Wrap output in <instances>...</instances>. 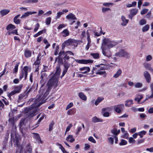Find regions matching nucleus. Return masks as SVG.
I'll use <instances>...</instances> for the list:
<instances>
[{
	"instance_id": "obj_1",
	"label": "nucleus",
	"mask_w": 153,
	"mask_h": 153,
	"mask_svg": "<svg viewBox=\"0 0 153 153\" xmlns=\"http://www.w3.org/2000/svg\"><path fill=\"white\" fill-rule=\"evenodd\" d=\"M60 72V65L58 64L56 67V71L54 74L50 78L48 82V88L47 89H43V87L41 88L40 93L45 92L43 97H45L49 94L52 86H54V87L57 86Z\"/></svg>"
},
{
	"instance_id": "obj_2",
	"label": "nucleus",
	"mask_w": 153,
	"mask_h": 153,
	"mask_svg": "<svg viewBox=\"0 0 153 153\" xmlns=\"http://www.w3.org/2000/svg\"><path fill=\"white\" fill-rule=\"evenodd\" d=\"M58 59L57 62L58 64L63 65L64 68L63 69L62 74L60 76L62 79L67 72L68 69L70 67V64L68 63L70 57L63 51H61L59 53Z\"/></svg>"
},
{
	"instance_id": "obj_3",
	"label": "nucleus",
	"mask_w": 153,
	"mask_h": 153,
	"mask_svg": "<svg viewBox=\"0 0 153 153\" xmlns=\"http://www.w3.org/2000/svg\"><path fill=\"white\" fill-rule=\"evenodd\" d=\"M41 78L42 79L40 81V83L42 84V85L41 86L40 90L39 91V95H37V99L35 100V105H34L33 104L32 105V107H35V108H38L39 107L40 105H41L42 104L44 103L45 102L46 99H45L46 97L48 96H46L45 97H44L43 96L45 93V92H44L43 93H40V91L41 90V88L42 87H43V89H47L48 88V84H47L48 86L46 87H44L43 86V84L44 83L45 79H44V76L43 75H42L41 76Z\"/></svg>"
},
{
	"instance_id": "obj_4",
	"label": "nucleus",
	"mask_w": 153,
	"mask_h": 153,
	"mask_svg": "<svg viewBox=\"0 0 153 153\" xmlns=\"http://www.w3.org/2000/svg\"><path fill=\"white\" fill-rule=\"evenodd\" d=\"M117 44V42L112 40L110 39L104 38L102 40L101 46L110 49L115 46Z\"/></svg>"
},
{
	"instance_id": "obj_5",
	"label": "nucleus",
	"mask_w": 153,
	"mask_h": 153,
	"mask_svg": "<svg viewBox=\"0 0 153 153\" xmlns=\"http://www.w3.org/2000/svg\"><path fill=\"white\" fill-rule=\"evenodd\" d=\"M30 67L27 66L24 67L20 74L19 79L20 80H21L24 77H25V80H26L27 78L28 72H30Z\"/></svg>"
},
{
	"instance_id": "obj_6",
	"label": "nucleus",
	"mask_w": 153,
	"mask_h": 153,
	"mask_svg": "<svg viewBox=\"0 0 153 153\" xmlns=\"http://www.w3.org/2000/svg\"><path fill=\"white\" fill-rule=\"evenodd\" d=\"M115 55L116 56L125 57L126 58L130 56L129 53L123 49L120 50L119 52L116 53Z\"/></svg>"
},
{
	"instance_id": "obj_7",
	"label": "nucleus",
	"mask_w": 153,
	"mask_h": 153,
	"mask_svg": "<svg viewBox=\"0 0 153 153\" xmlns=\"http://www.w3.org/2000/svg\"><path fill=\"white\" fill-rule=\"evenodd\" d=\"M101 48L104 55L108 57H109L111 56V53L110 49L107 48L105 47L102 46H101Z\"/></svg>"
},
{
	"instance_id": "obj_8",
	"label": "nucleus",
	"mask_w": 153,
	"mask_h": 153,
	"mask_svg": "<svg viewBox=\"0 0 153 153\" xmlns=\"http://www.w3.org/2000/svg\"><path fill=\"white\" fill-rule=\"evenodd\" d=\"M76 42V41L75 39H69L65 41L62 44V48L63 49L66 45H70Z\"/></svg>"
},
{
	"instance_id": "obj_9",
	"label": "nucleus",
	"mask_w": 153,
	"mask_h": 153,
	"mask_svg": "<svg viewBox=\"0 0 153 153\" xmlns=\"http://www.w3.org/2000/svg\"><path fill=\"white\" fill-rule=\"evenodd\" d=\"M115 111L118 113H120L124 108V105L123 104L115 105L113 106Z\"/></svg>"
},
{
	"instance_id": "obj_10",
	"label": "nucleus",
	"mask_w": 153,
	"mask_h": 153,
	"mask_svg": "<svg viewBox=\"0 0 153 153\" xmlns=\"http://www.w3.org/2000/svg\"><path fill=\"white\" fill-rule=\"evenodd\" d=\"M32 88H30L28 91H27V93L26 92H24L19 95V96L17 102H20L22 101V99L24 98H26L27 95V94L29 93L30 92L32 91Z\"/></svg>"
},
{
	"instance_id": "obj_11",
	"label": "nucleus",
	"mask_w": 153,
	"mask_h": 153,
	"mask_svg": "<svg viewBox=\"0 0 153 153\" xmlns=\"http://www.w3.org/2000/svg\"><path fill=\"white\" fill-rule=\"evenodd\" d=\"M75 61L76 62L79 64H85L89 63H92L93 62V60L90 59H75Z\"/></svg>"
},
{
	"instance_id": "obj_12",
	"label": "nucleus",
	"mask_w": 153,
	"mask_h": 153,
	"mask_svg": "<svg viewBox=\"0 0 153 153\" xmlns=\"http://www.w3.org/2000/svg\"><path fill=\"white\" fill-rule=\"evenodd\" d=\"M102 65H97L95 67H93V70L92 71V74L94 73L96 74L97 72H99L101 70H102L104 69L103 67L101 66Z\"/></svg>"
},
{
	"instance_id": "obj_13",
	"label": "nucleus",
	"mask_w": 153,
	"mask_h": 153,
	"mask_svg": "<svg viewBox=\"0 0 153 153\" xmlns=\"http://www.w3.org/2000/svg\"><path fill=\"white\" fill-rule=\"evenodd\" d=\"M143 75L146 81L148 83H150L151 81V77L150 75L148 72L145 71L143 72Z\"/></svg>"
},
{
	"instance_id": "obj_14",
	"label": "nucleus",
	"mask_w": 153,
	"mask_h": 153,
	"mask_svg": "<svg viewBox=\"0 0 153 153\" xmlns=\"http://www.w3.org/2000/svg\"><path fill=\"white\" fill-rule=\"evenodd\" d=\"M138 11V9L136 8L133 9L131 10L130 13L128 15L129 18L132 20L133 17L137 13Z\"/></svg>"
},
{
	"instance_id": "obj_15",
	"label": "nucleus",
	"mask_w": 153,
	"mask_h": 153,
	"mask_svg": "<svg viewBox=\"0 0 153 153\" xmlns=\"http://www.w3.org/2000/svg\"><path fill=\"white\" fill-rule=\"evenodd\" d=\"M79 70L81 71H84L82 73L83 74H86L89 72L90 70V68L88 67H85L80 68Z\"/></svg>"
},
{
	"instance_id": "obj_16",
	"label": "nucleus",
	"mask_w": 153,
	"mask_h": 153,
	"mask_svg": "<svg viewBox=\"0 0 153 153\" xmlns=\"http://www.w3.org/2000/svg\"><path fill=\"white\" fill-rule=\"evenodd\" d=\"M20 140V138L19 135L18 134H15L14 142L17 146H18L19 145Z\"/></svg>"
},
{
	"instance_id": "obj_17",
	"label": "nucleus",
	"mask_w": 153,
	"mask_h": 153,
	"mask_svg": "<svg viewBox=\"0 0 153 153\" xmlns=\"http://www.w3.org/2000/svg\"><path fill=\"white\" fill-rule=\"evenodd\" d=\"M134 104L133 100L132 99L127 100L125 101L126 106L129 107L132 106Z\"/></svg>"
},
{
	"instance_id": "obj_18",
	"label": "nucleus",
	"mask_w": 153,
	"mask_h": 153,
	"mask_svg": "<svg viewBox=\"0 0 153 153\" xmlns=\"http://www.w3.org/2000/svg\"><path fill=\"white\" fill-rule=\"evenodd\" d=\"M22 87L23 85L22 84H20L18 85L15 86L14 87V90L17 94L19 93L21 91Z\"/></svg>"
},
{
	"instance_id": "obj_19",
	"label": "nucleus",
	"mask_w": 153,
	"mask_h": 153,
	"mask_svg": "<svg viewBox=\"0 0 153 153\" xmlns=\"http://www.w3.org/2000/svg\"><path fill=\"white\" fill-rule=\"evenodd\" d=\"M37 12L35 11H30L27 12L25 13L22 16H21V18H25L26 17H27L30 15H31L33 14L36 13Z\"/></svg>"
},
{
	"instance_id": "obj_20",
	"label": "nucleus",
	"mask_w": 153,
	"mask_h": 153,
	"mask_svg": "<svg viewBox=\"0 0 153 153\" xmlns=\"http://www.w3.org/2000/svg\"><path fill=\"white\" fill-rule=\"evenodd\" d=\"M121 25L123 26H126L128 22V20L126 19L124 16H121Z\"/></svg>"
},
{
	"instance_id": "obj_21",
	"label": "nucleus",
	"mask_w": 153,
	"mask_h": 153,
	"mask_svg": "<svg viewBox=\"0 0 153 153\" xmlns=\"http://www.w3.org/2000/svg\"><path fill=\"white\" fill-rule=\"evenodd\" d=\"M143 98V95L142 94H137V95L136 97L134 98V100L139 103L141 100Z\"/></svg>"
},
{
	"instance_id": "obj_22",
	"label": "nucleus",
	"mask_w": 153,
	"mask_h": 153,
	"mask_svg": "<svg viewBox=\"0 0 153 153\" xmlns=\"http://www.w3.org/2000/svg\"><path fill=\"white\" fill-rule=\"evenodd\" d=\"M20 15L18 14L13 19L14 22L17 25L19 24L21 22L20 19H18V18L20 16Z\"/></svg>"
},
{
	"instance_id": "obj_23",
	"label": "nucleus",
	"mask_w": 153,
	"mask_h": 153,
	"mask_svg": "<svg viewBox=\"0 0 153 153\" xmlns=\"http://www.w3.org/2000/svg\"><path fill=\"white\" fill-rule=\"evenodd\" d=\"M10 12V11L9 10L4 9L0 11V14L3 16L8 14Z\"/></svg>"
},
{
	"instance_id": "obj_24",
	"label": "nucleus",
	"mask_w": 153,
	"mask_h": 153,
	"mask_svg": "<svg viewBox=\"0 0 153 153\" xmlns=\"http://www.w3.org/2000/svg\"><path fill=\"white\" fill-rule=\"evenodd\" d=\"M66 18L68 19L72 20H75L76 19V18L75 15L72 13H70L67 15L66 16Z\"/></svg>"
},
{
	"instance_id": "obj_25",
	"label": "nucleus",
	"mask_w": 153,
	"mask_h": 153,
	"mask_svg": "<svg viewBox=\"0 0 153 153\" xmlns=\"http://www.w3.org/2000/svg\"><path fill=\"white\" fill-rule=\"evenodd\" d=\"M69 33L67 29L64 30L61 33V34L63 37H65L68 36Z\"/></svg>"
},
{
	"instance_id": "obj_26",
	"label": "nucleus",
	"mask_w": 153,
	"mask_h": 153,
	"mask_svg": "<svg viewBox=\"0 0 153 153\" xmlns=\"http://www.w3.org/2000/svg\"><path fill=\"white\" fill-rule=\"evenodd\" d=\"M122 73V71L121 69H118L116 73L113 75V77L114 78H117L120 76Z\"/></svg>"
},
{
	"instance_id": "obj_27",
	"label": "nucleus",
	"mask_w": 153,
	"mask_h": 153,
	"mask_svg": "<svg viewBox=\"0 0 153 153\" xmlns=\"http://www.w3.org/2000/svg\"><path fill=\"white\" fill-rule=\"evenodd\" d=\"M111 132L113 134L114 137V136H117L120 132V129L117 130V129L114 128L111 130Z\"/></svg>"
},
{
	"instance_id": "obj_28",
	"label": "nucleus",
	"mask_w": 153,
	"mask_h": 153,
	"mask_svg": "<svg viewBox=\"0 0 153 153\" xmlns=\"http://www.w3.org/2000/svg\"><path fill=\"white\" fill-rule=\"evenodd\" d=\"M92 121L94 123L101 122L103 121V120L97 118L96 116H94L92 118Z\"/></svg>"
},
{
	"instance_id": "obj_29",
	"label": "nucleus",
	"mask_w": 153,
	"mask_h": 153,
	"mask_svg": "<svg viewBox=\"0 0 153 153\" xmlns=\"http://www.w3.org/2000/svg\"><path fill=\"white\" fill-rule=\"evenodd\" d=\"M16 28V27L12 24H10L8 25L6 27V29L10 31Z\"/></svg>"
},
{
	"instance_id": "obj_30",
	"label": "nucleus",
	"mask_w": 153,
	"mask_h": 153,
	"mask_svg": "<svg viewBox=\"0 0 153 153\" xmlns=\"http://www.w3.org/2000/svg\"><path fill=\"white\" fill-rule=\"evenodd\" d=\"M78 96L79 98L85 101L87 100V97L82 92L79 93Z\"/></svg>"
},
{
	"instance_id": "obj_31",
	"label": "nucleus",
	"mask_w": 153,
	"mask_h": 153,
	"mask_svg": "<svg viewBox=\"0 0 153 153\" xmlns=\"http://www.w3.org/2000/svg\"><path fill=\"white\" fill-rule=\"evenodd\" d=\"M104 99L103 97H99L96 100L95 102V105H98Z\"/></svg>"
},
{
	"instance_id": "obj_32",
	"label": "nucleus",
	"mask_w": 153,
	"mask_h": 153,
	"mask_svg": "<svg viewBox=\"0 0 153 153\" xmlns=\"http://www.w3.org/2000/svg\"><path fill=\"white\" fill-rule=\"evenodd\" d=\"M66 140L68 142L71 143L73 142L74 140V139L73 138V136L71 135H69L66 138Z\"/></svg>"
},
{
	"instance_id": "obj_33",
	"label": "nucleus",
	"mask_w": 153,
	"mask_h": 153,
	"mask_svg": "<svg viewBox=\"0 0 153 153\" xmlns=\"http://www.w3.org/2000/svg\"><path fill=\"white\" fill-rule=\"evenodd\" d=\"M25 56L26 58H28L30 57L32 55V52L30 50L26 51L24 53Z\"/></svg>"
},
{
	"instance_id": "obj_34",
	"label": "nucleus",
	"mask_w": 153,
	"mask_h": 153,
	"mask_svg": "<svg viewBox=\"0 0 153 153\" xmlns=\"http://www.w3.org/2000/svg\"><path fill=\"white\" fill-rule=\"evenodd\" d=\"M75 111V109L72 108V109L69 110L67 111V114L68 115H72L74 114Z\"/></svg>"
},
{
	"instance_id": "obj_35",
	"label": "nucleus",
	"mask_w": 153,
	"mask_h": 153,
	"mask_svg": "<svg viewBox=\"0 0 153 153\" xmlns=\"http://www.w3.org/2000/svg\"><path fill=\"white\" fill-rule=\"evenodd\" d=\"M143 66L146 69L148 70L149 71L152 68L151 64L147 63L145 62L144 63Z\"/></svg>"
},
{
	"instance_id": "obj_36",
	"label": "nucleus",
	"mask_w": 153,
	"mask_h": 153,
	"mask_svg": "<svg viewBox=\"0 0 153 153\" xmlns=\"http://www.w3.org/2000/svg\"><path fill=\"white\" fill-rule=\"evenodd\" d=\"M25 122V119H22L20 120L19 123V128L21 130H22L23 128V126H24ZM21 132L22 133V131L21 130Z\"/></svg>"
},
{
	"instance_id": "obj_37",
	"label": "nucleus",
	"mask_w": 153,
	"mask_h": 153,
	"mask_svg": "<svg viewBox=\"0 0 153 153\" xmlns=\"http://www.w3.org/2000/svg\"><path fill=\"white\" fill-rule=\"evenodd\" d=\"M90 55L94 59H98L100 57L98 53H91Z\"/></svg>"
},
{
	"instance_id": "obj_38",
	"label": "nucleus",
	"mask_w": 153,
	"mask_h": 153,
	"mask_svg": "<svg viewBox=\"0 0 153 153\" xmlns=\"http://www.w3.org/2000/svg\"><path fill=\"white\" fill-rule=\"evenodd\" d=\"M150 88L151 92V95L149 97V98H153V82L151 83L150 84Z\"/></svg>"
},
{
	"instance_id": "obj_39",
	"label": "nucleus",
	"mask_w": 153,
	"mask_h": 153,
	"mask_svg": "<svg viewBox=\"0 0 153 153\" xmlns=\"http://www.w3.org/2000/svg\"><path fill=\"white\" fill-rule=\"evenodd\" d=\"M149 28V25H146L142 28V31L143 32L147 31Z\"/></svg>"
},
{
	"instance_id": "obj_40",
	"label": "nucleus",
	"mask_w": 153,
	"mask_h": 153,
	"mask_svg": "<svg viewBox=\"0 0 153 153\" xmlns=\"http://www.w3.org/2000/svg\"><path fill=\"white\" fill-rule=\"evenodd\" d=\"M8 35H10L11 34H16L18 35V33H17V30L16 29L15 30L13 31H8L7 33Z\"/></svg>"
},
{
	"instance_id": "obj_41",
	"label": "nucleus",
	"mask_w": 153,
	"mask_h": 153,
	"mask_svg": "<svg viewBox=\"0 0 153 153\" xmlns=\"http://www.w3.org/2000/svg\"><path fill=\"white\" fill-rule=\"evenodd\" d=\"M146 133V132L145 131H142L138 133V135H139L140 138H142L143 136L145 135Z\"/></svg>"
},
{
	"instance_id": "obj_42",
	"label": "nucleus",
	"mask_w": 153,
	"mask_h": 153,
	"mask_svg": "<svg viewBox=\"0 0 153 153\" xmlns=\"http://www.w3.org/2000/svg\"><path fill=\"white\" fill-rule=\"evenodd\" d=\"M26 150L29 153H31L32 151L31 146L30 144H28L26 147Z\"/></svg>"
},
{
	"instance_id": "obj_43",
	"label": "nucleus",
	"mask_w": 153,
	"mask_h": 153,
	"mask_svg": "<svg viewBox=\"0 0 153 153\" xmlns=\"http://www.w3.org/2000/svg\"><path fill=\"white\" fill-rule=\"evenodd\" d=\"M143 86V84L141 82H137L134 84V87L135 88H141Z\"/></svg>"
},
{
	"instance_id": "obj_44",
	"label": "nucleus",
	"mask_w": 153,
	"mask_h": 153,
	"mask_svg": "<svg viewBox=\"0 0 153 153\" xmlns=\"http://www.w3.org/2000/svg\"><path fill=\"white\" fill-rule=\"evenodd\" d=\"M33 134L34 137L36 139L38 140H39L40 142L42 143V141L40 139L39 135L37 133H34Z\"/></svg>"
},
{
	"instance_id": "obj_45",
	"label": "nucleus",
	"mask_w": 153,
	"mask_h": 153,
	"mask_svg": "<svg viewBox=\"0 0 153 153\" xmlns=\"http://www.w3.org/2000/svg\"><path fill=\"white\" fill-rule=\"evenodd\" d=\"M17 94L14 90L10 92H8L7 93L8 96L10 98H11V97L16 94Z\"/></svg>"
},
{
	"instance_id": "obj_46",
	"label": "nucleus",
	"mask_w": 153,
	"mask_h": 153,
	"mask_svg": "<svg viewBox=\"0 0 153 153\" xmlns=\"http://www.w3.org/2000/svg\"><path fill=\"white\" fill-rule=\"evenodd\" d=\"M114 5V4L113 3L111 2H105L103 4V5L109 7L110 6H112Z\"/></svg>"
},
{
	"instance_id": "obj_47",
	"label": "nucleus",
	"mask_w": 153,
	"mask_h": 153,
	"mask_svg": "<svg viewBox=\"0 0 153 153\" xmlns=\"http://www.w3.org/2000/svg\"><path fill=\"white\" fill-rule=\"evenodd\" d=\"M54 124V122L53 121H52L50 123L49 125V131H51L53 129V126Z\"/></svg>"
},
{
	"instance_id": "obj_48",
	"label": "nucleus",
	"mask_w": 153,
	"mask_h": 153,
	"mask_svg": "<svg viewBox=\"0 0 153 153\" xmlns=\"http://www.w3.org/2000/svg\"><path fill=\"white\" fill-rule=\"evenodd\" d=\"M127 141L125 140L122 139L121 140V142L119 143V145L120 146H123L126 145L127 144Z\"/></svg>"
},
{
	"instance_id": "obj_49",
	"label": "nucleus",
	"mask_w": 153,
	"mask_h": 153,
	"mask_svg": "<svg viewBox=\"0 0 153 153\" xmlns=\"http://www.w3.org/2000/svg\"><path fill=\"white\" fill-rule=\"evenodd\" d=\"M19 64V62L17 63L16 64L15 66L14 70L13 72L14 73H16L17 72Z\"/></svg>"
},
{
	"instance_id": "obj_50",
	"label": "nucleus",
	"mask_w": 153,
	"mask_h": 153,
	"mask_svg": "<svg viewBox=\"0 0 153 153\" xmlns=\"http://www.w3.org/2000/svg\"><path fill=\"white\" fill-rule=\"evenodd\" d=\"M63 14V13L62 12L59 11L57 13V15L56 16V19H59L61 16Z\"/></svg>"
},
{
	"instance_id": "obj_51",
	"label": "nucleus",
	"mask_w": 153,
	"mask_h": 153,
	"mask_svg": "<svg viewBox=\"0 0 153 153\" xmlns=\"http://www.w3.org/2000/svg\"><path fill=\"white\" fill-rule=\"evenodd\" d=\"M146 23V20L144 19H143L140 21L139 24L140 25H143L145 24Z\"/></svg>"
},
{
	"instance_id": "obj_52",
	"label": "nucleus",
	"mask_w": 153,
	"mask_h": 153,
	"mask_svg": "<svg viewBox=\"0 0 153 153\" xmlns=\"http://www.w3.org/2000/svg\"><path fill=\"white\" fill-rule=\"evenodd\" d=\"M51 17H48L46 19L45 23L46 25H49L51 22Z\"/></svg>"
},
{
	"instance_id": "obj_53",
	"label": "nucleus",
	"mask_w": 153,
	"mask_h": 153,
	"mask_svg": "<svg viewBox=\"0 0 153 153\" xmlns=\"http://www.w3.org/2000/svg\"><path fill=\"white\" fill-rule=\"evenodd\" d=\"M128 142L130 143L133 144L135 143V140L132 137H130L128 139Z\"/></svg>"
},
{
	"instance_id": "obj_54",
	"label": "nucleus",
	"mask_w": 153,
	"mask_h": 153,
	"mask_svg": "<svg viewBox=\"0 0 153 153\" xmlns=\"http://www.w3.org/2000/svg\"><path fill=\"white\" fill-rule=\"evenodd\" d=\"M88 140L90 141L91 142L93 143H96V140L92 137H90L88 139Z\"/></svg>"
},
{
	"instance_id": "obj_55",
	"label": "nucleus",
	"mask_w": 153,
	"mask_h": 153,
	"mask_svg": "<svg viewBox=\"0 0 153 153\" xmlns=\"http://www.w3.org/2000/svg\"><path fill=\"white\" fill-rule=\"evenodd\" d=\"M39 27V24L38 23H37L35 25V28L34 30V31L35 32H36L37 31Z\"/></svg>"
},
{
	"instance_id": "obj_56",
	"label": "nucleus",
	"mask_w": 153,
	"mask_h": 153,
	"mask_svg": "<svg viewBox=\"0 0 153 153\" xmlns=\"http://www.w3.org/2000/svg\"><path fill=\"white\" fill-rule=\"evenodd\" d=\"M73 105V103L72 102H70L66 106V110H67L69 108H70L71 107H72Z\"/></svg>"
},
{
	"instance_id": "obj_57",
	"label": "nucleus",
	"mask_w": 153,
	"mask_h": 153,
	"mask_svg": "<svg viewBox=\"0 0 153 153\" xmlns=\"http://www.w3.org/2000/svg\"><path fill=\"white\" fill-rule=\"evenodd\" d=\"M59 46L57 45L56 46L55 48V50L54 53V54L55 55H57L58 54V53L59 51Z\"/></svg>"
},
{
	"instance_id": "obj_58",
	"label": "nucleus",
	"mask_w": 153,
	"mask_h": 153,
	"mask_svg": "<svg viewBox=\"0 0 153 153\" xmlns=\"http://www.w3.org/2000/svg\"><path fill=\"white\" fill-rule=\"evenodd\" d=\"M148 11V10L147 9H144L142 10L140 13L141 15H144L147 13Z\"/></svg>"
},
{
	"instance_id": "obj_59",
	"label": "nucleus",
	"mask_w": 153,
	"mask_h": 153,
	"mask_svg": "<svg viewBox=\"0 0 153 153\" xmlns=\"http://www.w3.org/2000/svg\"><path fill=\"white\" fill-rule=\"evenodd\" d=\"M91 43V40H88V43L85 48L87 50H88V49H89Z\"/></svg>"
},
{
	"instance_id": "obj_60",
	"label": "nucleus",
	"mask_w": 153,
	"mask_h": 153,
	"mask_svg": "<svg viewBox=\"0 0 153 153\" xmlns=\"http://www.w3.org/2000/svg\"><path fill=\"white\" fill-rule=\"evenodd\" d=\"M102 12L105 13L107 11L110 10V9L109 8L103 7L102 8Z\"/></svg>"
},
{
	"instance_id": "obj_61",
	"label": "nucleus",
	"mask_w": 153,
	"mask_h": 153,
	"mask_svg": "<svg viewBox=\"0 0 153 153\" xmlns=\"http://www.w3.org/2000/svg\"><path fill=\"white\" fill-rule=\"evenodd\" d=\"M72 126V125L71 123L70 124L68 125V126H67V128H66V131H65V134H66V132H68V131H69L70 130V129L71 128Z\"/></svg>"
},
{
	"instance_id": "obj_62",
	"label": "nucleus",
	"mask_w": 153,
	"mask_h": 153,
	"mask_svg": "<svg viewBox=\"0 0 153 153\" xmlns=\"http://www.w3.org/2000/svg\"><path fill=\"white\" fill-rule=\"evenodd\" d=\"M41 59H36V60L33 64V65H40Z\"/></svg>"
},
{
	"instance_id": "obj_63",
	"label": "nucleus",
	"mask_w": 153,
	"mask_h": 153,
	"mask_svg": "<svg viewBox=\"0 0 153 153\" xmlns=\"http://www.w3.org/2000/svg\"><path fill=\"white\" fill-rule=\"evenodd\" d=\"M27 1L29 3H35L38 2V0H27Z\"/></svg>"
},
{
	"instance_id": "obj_64",
	"label": "nucleus",
	"mask_w": 153,
	"mask_h": 153,
	"mask_svg": "<svg viewBox=\"0 0 153 153\" xmlns=\"http://www.w3.org/2000/svg\"><path fill=\"white\" fill-rule=\"evenodd\" d=\"M108 140L110 143L112 145L114 143V138L112 137H110L108 138Z\"/></svg>"
}]
</instances>
